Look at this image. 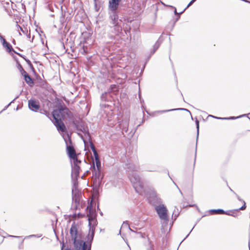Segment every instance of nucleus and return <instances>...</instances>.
Masks as SVG:
<instances>
[{
    "instance_id": "51",
    "label": "nucleus",
    "mask_w": 250,
    "mask_h": 250,
    "mask_svg": "<svg viewBox=\"0 0 250 250\" xmlns=\"http://www.w3.org/2000/svg\"><path fill=\"white\" fill-rule=\"evenodd\" d=\"M83 141L84 143L85 144V141L84 140H83Z\"/></svg>"
},
{
    "instance_id": "18",
    "label": "nucleus",
    "mask_w": 250,
    "mask_h": 250,
    "mask_svg": "<svg viewBox=\"0 0 250 250\" xmlns=\"http://www.w3.org/2000/svg\"><path fill=\"white\" fill-rule=\"evenodd\" d=\"M119 125H120V128H121L123 131H125V132L127 131L128 122L127 121H126L125 122L122 121V122H120Z\"/></svg>"
},
{
    "instance_id": "24",
    "label": "nucleus",
    "mask_w": 250,
    "mask_h": 250,
    "mask_svg": "<svg viewBox=\"0 0 250 250\" xmlns=\"http://www.w3.org/2000/svg\"><path fill=\"white\" fill-rule=\"evenodd\" d=\"M210 116L213 117V118H216V119H221V120H230V119H237V118H238L240 117H230L229 118H221V117H215L214 116H212V115H210Z\"/></svg>"
},
{
    "instance_id": "50",
    "label": "nucleus",
    "mask_w": 250,
    "mask_h": 250,
    "mask_svg": "<svg viewBox=\"0 0 250 250\" xmlns=\"http://www.w3.org/2000/svg\"><path fill=\"white\" fill-rule=\"evenodd\" d=\"M17 54H18L19 55L21 56V55L20 54V53H16Z\"/></svg>"
},
{
    "instance_id": "41",
    "label": "nucleus",
    "mask_w": 250,
    "mask_h": 250,
    "mask_svg": "<svg viewBox=\"0 0 250 250\" xmlns=\"http://www.w3.org/2000/svg\"><path fill=\"white\" fill-rule=\"evenodd\" d=\"M94 0V5H95V7H96L97 6V1L98 0Z\"/></svg>"
},
{
    "instance_id": "7",
    "label": "nucleus",
    "mask_w": 250,
    "mask_h": 250,
    "mask_svg": "<svg viewBox=\"0 0 250 250\" xmlns=\"http://www.w3.org/2000/svg\"><path fill=\"white\" fill-rule=\"evenodd\" d=\"M111 2H109L108 9L109 10L110 19L111 20L110 23L112 25L119 23L121 21L119 20L118 14L117 10L119 7V3H118L116 7L113 8L111 6Z\"/></svg>"
},
{
    "instance_id": "33",
    "label": "nucleus",
    "mask_w": 250,
    "mask_h": 250,
    "mask_svg": "<svg viewBox=\"0 0 250 250\" xmlns=\"http://www.w3.org/2000/svg\"><path fill=\"white\" fill-rule=\"evenodd\" d=\"M151 195L152 197L156 198V199L158 198L157 194L156 192L155 191L152 190L151 191Z\"/></svg>"
},
{
    "instance_id": "54",
    "label": "nucleus",
    "mask_w": 250,
    "mask_h": 250,
    "mask_svg": "<svg viewBox=\"0 0 250 250\" xmlns=\"http://www.w3.org/2000/svg\"><path fill=\"white\" fill-rule=\"evenodd\" d=\"M180 192L181 194H182V191L180 190Z\"/></svg>"
},
{
    "instance_id": "17",
    "label": "nucleus",
    "mask_w": 250,
    "mask_h": 250,
    "mask_svg": "<svg viewBox=\"0 0 250 250\" xmlns=\"http://www.w3.org/2000/svg\"><path fill=\"white\" fill-rule=\"evenodd\" d=\"M71 180L73 184L72 191H79L78 189V178H71Z\"/></svg>"
},
{
    "instance_id": "16",
    "label": "nucleus",
    "mask_w": 250,
    "mask_h": 250,
    "mask_svg": "<svg viewBox=\"0 0 250 250\" xmlns=\"http://www.w3.org/2000/svg\"><path fill=\"white\" fill-rule=\"evenodd\" d=\"M209 212L210 214H226L228 215H230L229 213H228L226 211L222 209H212L209 210Z\"/></svg>"
},
{
    "instance_id": "1",
    "label": "nucleus",
    "mask_w": 250,
    "mask_h": 250,
    "mask_svg": "<svg viewBox=\"0 0 250 250\" xmlns=\"http://www.w3.org/2000/svg\"><path fill=\"white\" fill-rule=\"evenodd\" d=\"M68 111V109L66 107L60 106L52 112L53 118L55 120L54 125L59 131L62 132L66 130L62 120L66 117Z\"/></svg>"
},
{
    "instance_id": "4",
    "label": "nucleus",
    "mask_w": 250,
    "mask_h": 250,
    "mask_svg": "<svg viewBox=\"0 0 250 250\" xmlns=\"http://www.w3.org/2000/svg\"><path fill=\"white\" fill-rule=\"evenodd\" d=\"M91 169L92 172V179L93 184L95 188H98L102 183L103 175L101 173V169H96L95 163L93 162L92 166H91Z\"/></svg>"
},
{
    "instance_id": "53",
    "label": "nucleus",
    "mask_w": 250,
    "mask_h": 250,
    "mask_svg": "<svg viewBox=\"0 0 250 250\" xmlns=\"http://www.w3.org/2000/svg\"><path fill=\"white\" fill-rule=\"evenodd\" d=\"M100 214L101 215H103V213L102 212L100 213Z\"/></svg>"
},
{
    "instance_id": "10",
    "label": "nucleus",
    "mask_w": 250,
    "mask_h": 250,
    "mask_svg": "<svg viewBox=\"0 0 250 250\" xmlns=\"http://www.w3.org/2000/svg\"><path fill=\"white\" fill-rule=\"evenodd\" d=\"M28 107L32 111L37 112L39 109L40 106L35 100L30 99L28 101Z\"/></svg>"
},
{
    "instance_id": "46",
    "label": "nucleus",
    "mask_w": 250,
    "mask_h": 250,
    "mask_svg": "<svg viewBox=\"0 0 250 250\" xmlns=\"http://www.w3.org/2000/svg\"><path fill=\"white\" fill-rule=\"evenodd\" d=\"M86 34H87V33H83V36L84 37V38H85V35H86Z\"/></svg>"
},
{
    "instance_id": "23",
    "label": "nucleus",
    "mask_w": 250,
    "mask_h": 250,
    "mask_svg": "<svg viewBox=\"0 0 250 250\" xmlns=\"http://www.w3.org/2000/svg\"><path fill=\"white\" fill-rule=\"evenodd\" d=\"M16 26H17L18 30L19 31H21L23 34H26V33H27L28 30L26 28H24V29H23V28L20 26L17 23L16 24ZM19 34H20V35H21V33H20V32H19Z\"/></svg>"
},
{
    "instance_id": "36",
    "label": "nucleus",
    "mask_w": 250,
    "mask_h": 250,
    "mask_svg": "<svg viewBox=\"0 0 250 250\" xmlns=\"http://www.w3.org/2000/svg\"><path fill=\"white\" fill-rule=\"evenodd\" d=\"M196 0H191L189 3L188 4L187 6L185 8V10H186L187 8H188L189 6L191 5Z\"/></svg>"
},
{
    "instance_id": "43",
    "label": "nucleus",
    "mask_w": 250,
    "mask_h": 250,
    "mask_svg": "<svg viewBox=\"0 0 250 250\" xmlns=\"http://www.w3.org/2000/svg\"><path fill=\"white\" fill-rule=\"evenodd\" d=\"M178 215H177L176 214H174V213L173 212V214H172V217H173V216L175 217V219L176 218V217H177Z\"/></svg>"
},
{
    "instance_id": "28",
    "label": "nucleus",
    "mask_w": 250,
    "mask_h": 250,
    "mask_svg": "<svg viewBox=\"0 0 250 250\" xmlns=\"http://www.w3.org/2000/svg\"><path fill=\"white\" fill-rule=\"evenodd\" d=\"M73 164H72L71 165H73L74 166H75V164H76V166H79V164L81 163V161L78 160V157L77 155H76V161H75V160H73Z\"/></svg>"
},
{
    "instance_id": "15",
    "label": "nucleus",
    "mask_w": 250,
    "mask_h": 250,
    "mask_svg": "<svg viewBox=\"0 0 250 250\" xmlns=\"http://www.w3.org/2000/svg\"><path fill=\"white\" fill-rule=\"evenodd\" d=\"M83 130H84V131H83L84 133L85 137L86 138H88V140H89V143H90V148H91V150H92V152H94V151H97L95 147L94 144H93V143L92 142V141L91 140V136H90V133H89L88 131H86L84 129V128H83Z\"/></svg>"
},
{
    "instance_id": "47",
    "label": "nucleus",
    "mask_w": 250,
    "mask_h": 250,
    "mask_svg": "<svg viewBox=\"0 0 250 250\" xmlns=\"http://www.w3.org/2000/svg\"><path fill=\"white\" fill-rule=\"evenodd\" d=\"M47 113H48L47 111H44V114L47 115Z\"/></svg>"
},
{
    "instance_id": "14",
    "label": "nucleus",
    "mask_w": 250,
    "mask_h": 250,
    "mask_svg": "<svg viewBox=\"0 0 250 250\" xmlns=\"http://www.w3.org/2000/svg\"><path fill=\"white\" fill-rule=\"evenodd\" d=\"M111 28H113L112 32L117 35H119L122 33V27L119 23L112 25L111 26Z\"/></svg>"
},
{
    "instance_id": "26",
    "label": "nucleus",
    "mask_w": 250,
    "mask_h": 250,
    "mask_svg": "<svg viewBox=\"0 0 250 250\" xmlns=\"http://www.w3.org/2000/svg\"><path fill=\"white\" fill-rule=\"evenodd\" d=\"M96 169H101V163L100 159L95 160Z\"/></svg>"
},
{
    "instance_id": "55",
    "label": "nucleus",
    "mask_w": 250,
    "mask_h": 250,
    "mask_svg": "<svg viewBox=\"0 0 250 250\" xmlns=\"http://www.w3.org/2000/svg\"><path fill=\"white\" fill-rule=\"evenodd\" d=\"M193 206V205H190L189 207H192Z\"/></svg>"
},
{
    "instance_id": "52",
    "label": "nucleus",
    "mask_w": 250,
    "mask_h": 250,
    "mask_svg": "<svg viewBox=\"0 0 250 250\" xmlns=\"http://www.w3.org/2000/svg\"><path fill=\"white\" fill-rule=\"evenodd\" d=\"M230 189L231 191L233 192V191L232 190V189H231L230 188Z\"/></svg>"
},
{
    "instance_id": "29",
    "label": "nucleus",
    "mask_w": 250,
    "mask_h": 250,
    "mask_svg": "<svg viewBox=\"0 0 250 250\" xmlns=\"http://www.w3.org/2000/svg\"><path fill=\"white\" fill-rule=\"evenodd\" d=\"M18 98V96L16 97L13 101H12L8 104H7L6 106H5L4 107V108L0 112V113H1L2 112H3V111L5 110L11 104V103H12L13 102H14V101L17 99V98Z\"/></svg>"
},
{
    "instance_id": "5",
    "label": "nucleus",
    "mask_w": 250,
    "mask_h": 250,
    "mask_svg": "<svg viewBox=\"0 0 250 250\" xmlns=\"http://www.w3.org/2000/svg\"><path fill=\"white\" fill-rule=\"evenodd\" d=\"M91 212V208L90 207L89 209V213L87 214L88 220L89 222V230L91 231V234L88 235L87 237V241L89 243H91L93 241L94 233H95V227L93 224H95L96 220L95 219V214H90Z\"/></svg>"
},
{
    "instance_id": "21",
    "label": "nucleus",
    "mask_w": 250,
    "mask_h": 250,
    "mask_svg": "<svg viewBox=\"0 0 250 250\" xmlns=\"http://www.w3.org/2000/svg\"><path fill=\"white\" fill-rule=\"evenodd\" d=\"M160 44H161V42L158 40L155 42V43L154 44V45L153 46V50H152V51L151 52L152 54H154L156 52V51L159 47Z\"/></svg>"
},
{
    "instance_id": "42",
    "label": "nucleus",
    "mask_w": 250,
    "mask_h": 250,
    "mask_svg": "<svg viewBox=\"0 0 250 250\" xmlns=\"http://www.w3.org/2000/svg\"><path fill=\"white\" fill-rule=\"evenodd\" d=\"M91 207V212L90 213V214H93V213H94L95 214V212L94 211L92 210V205H90L89 208Z\"/></svg>"
},
{
    "instance_id": "3",
    "label": "nucleus",
    "mask_w": 250,
    "mask_h": 250,
    "mask_svg": "<svg viewBox=\"0 0 250 250\" xmlns=\"http://www.w3.org/2000/svg\"><path fill=\"white\" fill-rule=\"evenodd\" d=\"M70 233L71 236V239L73 241L74 245L77 250L78 249H81V248L84 247V245H85V246L88 245L85 242H84L83 240H77L78 229L75 223H73L71 225V227L70 229Z\"/></svg>"
},
{
    "instance_id": "32",
    "label": "nucleus",
    "mask_w": 250,
    "mask_h": 250,
    "mask_svg": "<svg viewBox=\"0 0 250 250\" xmlns=\"http://www.w3.org/2000/svg\"><path fill=\"white\" fill-rule=\"evenodd\" d=\"M93 155H94V156L95 158V160L100 159L98 153L97 151H94V152H93Z\"/></svg>"
},
{
    "instance_id": "35",
    "label": "nucleus",
    "mask_w": 250,
    "mask_h": 250,
    "mask_svg": "<svg viewBox=\"0 0 250 250\" xmlns=\"http://www.w3.org/2000/svg\"><path fill=\"white\" fill-rule=\"evenodd\" d=\"M107 94L106 92H105L104 93L102 94V95L101 96V98L103 101H106V98L105 96Z\"/></svg>"
},
{
    "instance_id": "11",
    "label": "nucleus",
    "mask_w": 250,
    "mask_h": 250,
    "mask_svg": "<svg viewBox=\"0 0 250 250\" xmlns=\"http://www.w3.org/2000/svg\"><path fill=\"white\" fill-rule=\"evenodd\" d=\"M81 192L80 191H72V198L73 202L75 203V206L77 207L80 200Z\"/></svg>"
},
{
    "instance_id": "20",
    "label": "nucleus",
    "mask_w": 250,
    "mask_h": 250,
    "mask_svg": "<svg viewBox=\"0 0 250 250\" xmlns=\"http://www.w3.org/2000/svg\"><path fill=\"white\" fill-rule=\"evenodd\" d=\"M236 197L238 199V200H239L241 202H242L243 203V205L240 208H239L236 209V210H244L245 209V208H246V203L244 201V200H243V199H241V198L239 196H238V195L236 194Z\"/></svg>"
},
{
    "instance_id": "13",
    "label": "nucleus",
    "mask_w": 250,
    "mask_h": 250,
    "mask_svg": "<svg viewBox=\"0 0 250 250\" xmlns=\"http://www.w3.org/2000/svg\"><path fill=\"white\" fill-rule=\"evenodd\" d=\"M69 20L67 17H65V12L62 11V14L60 18V22L61 27H66Z\"/></svg>"
},
{
    "instance_id": "38",
    "label": "nucleus",
    "mask_w": 250,
    "mask_h": 250,
    "mask_svg": "<svg viewBox=\"0 0 250 250\" xmlns=\"http://www.w3.org/2000/svg\"><path fill=\"white\" fill-rule=\"evenodd\" d=\"M147 250H154L153 245L150 244L149 247L147 249Z\"/></svg>"
},
{
    "instance_id": "31",
    "label": "nucleus",
    "mask_w": 250,
    "mask_h": 250,
    "mask_svg": "<svg viewBox=\"0 0 250 250\" xmlns=\"http://www.w3.org/2000/svg\"><path fill=\"white\" fill-rule=\"evenodd\" d=\"M186 10H185V9H184V10L182 12H181L180 13H177V11H176V9L175 8V10H174V14L176 16H178V18L177 19V20H178L179 18H180V14H181L182 13H183Z\"/></svg>"
},
{
    "instance_id": "30",
    "label": "nucleus",
    "mask_w": 250,
    "mask_h": 250,
    "mask_svg": "<svg viewBox=\"0 0 250 250\" xmlns=\"http://www.w3.org/2000/svg\"><path fill=\"white\" fill-rule=\"evenodd\" d=\"M41 236V235H35V234H32L28 236H26L24 237V239L32 238V237H38L39 238Z\"/></svg>"
},
{
    "instance_id": "37",
    "label": "nucleus",
    "mask_w": 250,
    "mask_h": 250,
    "mask_svg": "<svg viewBox=\"0 0 250 250\" xmlns=\"http://www.w3.org/2000/svg\"><path fill=\"white\" fill-rule=\"evenodd\" d=\"M24 59H25V60L26 61V62L28 63V64H29L31 67H33V65H32V63H31V62H30L29 60H28V59H25V58H24Z\"/></svg>"
},
{
    "instance_id": "45",
    "label": "nucleus",
    "mask_w": 250,
    "mask_h": 250,
    "mask_svg": "<svg viewBox=\"0 0 250 250\" xmlns=\"http://www.w3.org/2000/svg\"><path fill=\"white\" fill-rule=\"evenodd\" d=\"M194 227L191 229V230L190 231V232H189V233L188 234H187V235L186 236V238L184 239H185L187 237H188V236L189 235V233L191 232V231L192 230V229H193Z\"/></svg>"
},
{
    "instance_id": "49",
    "label": "nucleus",
    "mask_w": 250,
    "mask_h": 250,
    "mask_svg": "<svg viewBox=\"0 0 250 250\" xmlns=\"http://www.w3.org/2000/svg\"><path fill=\"white\" fill-rule=\"evenodd\" d=\"M249 249L250 250V242H249Z\"/></svg>"
},
{
    "instance_id": "6",
    "label": "nucleus",
    "mask_w": 250,
    "mask_h": 250,
    "mask_svg": "<svg viewBox=\"0 0 250 250\" xmlns=\"http://www.w3.org/2000/svg\"><path fill=\"white\" fill-rule=\"evenodd\" d=\"M155 209L159 215L161 220L164 221V223L167 224L168 222V217L167 215V209L166 206L163 205H159L155 207Z\"/></svg>"
},
{
    "instance_id": "2",
    "label": "nucleus",
    "mask_w": 250,
    "mask_h": 250,
    "mask_svg": "<svg viewBox=\"0 0 250 250\" xmlns=\"http://www.w3.org/2000/svg\"><path fill=\"white\" fill-rule=\"evenodd\" d=\"M128 177L136 192L142 195L145 190L139 176L136 173H132L129 174Z\"/></svg>"
},
{
    "instance_id": "8",
    "label": "nucleus",
    "mask_w": 250,
    "mask_h": 250,
    "mask_svg": "<svg viewBox=\"0 0 250 250\" xmlns=\"http://www.w3.org/2000/svg\"><path fill=\"white\" fill-rule=\"evenodd\" d=\"M68 140L66 139H64L66 146V151L69 157L72 160H75L76 161V153L75 149L72 145V143L70 139V137L67 134Z\"/></svg>"
},
{
    "instance_id": "40",
    "label": "nucleus",
    "mask_w": 250,
    "mask_h": 250,
    "mask_svg": "<svg viewBox=\"0 0 250 250\" xmlns=\"http://www.w3.org/2000/svg\"><path fill=\"white\" fill-rule=\"evenodd\" d=\"M8 236L11 237H15V238H20L21 237V236L11 235H9Z\"/></svg>"
},
{
    "instance_id": "39",
    "label": "nucleus",
    "mask_w": 250,
    "mask_h": 250,
    "mask_svg": "<svg viewBox=\"0 0 250 250\" xmlns=\"http://www.w3.org/2000/svg\"><path fill=\"white\" fill-rule=\"evenodd\" d=\"M24 240V238L21 241V242L20 244V245L19 246V249H21V248Z\"/></svg>"
},
{
    "instance_id": "27",
    "label": "nucleus",
    "mask_w": 250,
    "mask_h": 250,
    "mask_svg": "<svg viewBox=\"0 0 250 250\" xmlns=\"http://www.w3.org/2000/svg\"><path fill=\"white\" fill-rule=\"evenodd\" d=\"M195 124H196V128H197V139L198 135H199V122L197 119L195 121Z\"/></svg>"
},
{
    "instance_id": "9",
    "label": "nucleus",
    "mask_w": 250,
    "mask_h": 250,
    "mask_svg": "<svg viewBox=\"0 0 250 250\" xmlns=\"http://www.w3.org/2000/svg\"><path fill=\"white\" fill-rule=\"evenodd\" d=\"M18 68L19 71L21 72V75L24 77V80L26 82V83H28L30 86H31L32 84H33L34 82H33L31 77L24 70L22 66L20 63H18Z\"/></svg>"
},
{
    "instance_id": "56",
    "label": "nucleus",
    "mask_w": 250,
    "mask_h": 250,
    "mask_svg": "<svg viewBox=\"0 0 250 250\" xmlns=\"http://www.w3.org/2000/svg\"><path fill=\"white\" fill-rule=\"evenodd\" d=\"M194 163H195V159L194 160Z\"/></svg>"
},
{
    "instance_id": "44",
    "label": "nucleus",
    "mask_w": 250,
    "mask_h": 250,
    "mask_svg": "<svg viewBox=\"0 0 250 250\" xmlns=\"http://www.w3.org/2000/svg\"><path fill=\"white\" fill-rule=\"evenodd\" d=\"M63 247H64V245L63 244L61 250H71L70 249H66L65 250H63Z\"/></svg>"
},
{
    "instance_id": "25",
    "label": "nucleus",
    "mask_w": 250,
    "mask_h": 250,
    "mask_svg": "<svg viewBox=\"0 0 250 250\" xmlns=\"http://www.w3.org/2000/svg\"><path fill=\"white\" fill-rule=\"evenodd\" d=\"M91 243L89 242V245L88 246H85V245H84V247H83L81 249H78L77 250H91Z\"/></svg>"
},
{
    "instance_id": "22",
    "label": "nucleus",
    "mask_w": 250,
    "mask_h": 250,
    "mask_svg": "<svg viewBox=\"0 0 250 250\" xmlns=\"http://www.w3.org/2000/svg\"><path fill=\"white\" fill-rule=\"evenodd\" d=\"M121 0H110L109 1V2L111 3L110 4V5H111V6L113 8H114L116 7L117 5H118V3H119Z\"/></svg>"
},
{
    "instance_id": "19",
    "label": "nucleus",
    "mask_w": 250,
    "mask_h": 250,
    "mask_svg": "<svg viewBox=\"0 0 250 250\" xmlns=\"http://www.w3.org/2000/svg\"><path fill=\"white\" fill-rule=\"evenodd\" d=\"M174 110H185V111H187L188 112H190V111L188 110V109H187L186 108H174V109H167V110H161V111H158V112H160V113H165V112H169V111H174Z\"/></svg>"
},
{
    "instance_id": "34",
    "label": "nucleus",
    "mask_w": 250,
    "mask_h": 250,
    "mask_svg": "<svg viewBox=\"0 0 250 250\" xmlns=\"http://www.w3.org/2000/svg\"><path fill=\"white\" fill-rule=\"evenodd\" d=\"M124 226H126V227H127L129 229H130L131 231H134L132 229H131L130 228L129 226V225H128V223H127V221H126V222H124L123 224V225H122V227H123Z\"/></svg>"
},
{
    "instance_id": "48",
    "label": "nucleus",
    "mask_w": 250,
    "mask_h": 250,
    "mask_svg": "<svg viewBox=\"0 0 250 250\" xmlns=\"http://www.w3.org/2000/svg\"><path fill=\"white\" fill-rule=\"evenodd\" d=\"M84 46H83V52H84V53H86V52H85V49H84Z\"/></svg>"
},
{
    "instance_id": "12",
    "label": "nucleus",
    "mask_w": 250,
    "mask_h": 250,
    "mask_svg": "<svg viewBox=\"0 0 250 250\" xmlns=\"http://www.w3.org/2000/svg\"><path fill=\"white\" fill-rule=\"evenodd\" d=\"M71 178H78L80 169V166H76V164L75 166L71 165Z\"/></svg>"
}]
</instances>
